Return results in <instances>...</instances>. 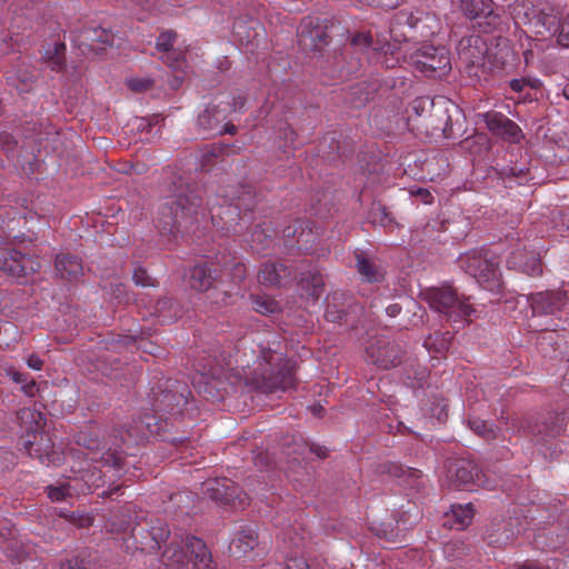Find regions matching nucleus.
<instances>
[{
    "label": "nucleus",
    "instance_id": "5701e85b",
    "mask_svg": "<svg viewBox=\"0 0 569 569\" xmlns=\"http://www.w3.org/2000/svg\"><path fill=\"white\" fill-rule=\"evenodd\" d=\"M487 128L496 136L516 142L520 138L519 126L500 112H488L485 114Z\"/></svg>",
    "mask_w": 569,
    "mask_h": 569
},
{
    "label": "nucleus",
    "instance_id": "0e129e2a",
    "mask_svg": "<svg viewBox=\"0 0 569 569\" xmlns=\"http://www.w3.org/2000/svg\"><path fill=\"white\" fill-rule=\"evenodd\" d=\"M17 144V141L14 140L13 136L9 132H1L0 133V147L6 152L13 151L14 147Z\"/></svg>",
    "mask_w": 569,
    "mask_h": 569
},
{
    "label": "nucleus",
    "instance_id": "412c9836",
    "mask_svg": "<svg viewBox=\"0 0 569 569\" xmlns=\"http://www.w3.org/2000/svg\"><path fill=\"white\" fill-rule=\"evenodd\" d=\"M507 263L510 269L519 270L530 277L542 274V263L539 253L528 251L526 246L512 250Z\"/></svg>",
    "mask_w": 569,
    "mask_h": 569
},
{
    "label": "nucleus",
    "instance_id": "393cba45",
    "mask_svg": "<svg viewBox=\"0 0 569 569\" xmlns=\"http://www.w3.org/2000/svg\"><path fill=\"white\" fill-rule=\"evenodd\" d=\"M17 420L19 425L26 430L27 437L37 438L40 430L46 425V417L36 408H21L17 411Z\"/></svg>",
    "mask_w": 569,
    "mask_h": 569
},
{
    "label": "nucleus",
    "instance_id": "7c9ffc66",
    "mask_svg": "<svg viewBox=\"0 0 569 569\" xmlns=\"http://www.w3.org/2000/svg\"><path fill=\"white\" fill-rule=\"evenodd\" d=\"M312 448L305 441L297 438H290L282 445V453L292 466H301L307 461Z\"/></svg>",
    "mask_w": 569,
    "mask_h": 569
},
{
    "label": "nucleus",
    "instance_id": "473e14b6",
    "mask_svg": "<svg viewBox=\"0 0 569 569\" xmlns=\"http://www.w3.org/2000/svg\"><path fill=\"white\" fill-rule=\"evenodd\" d=\"M82 37L90 50L96 52L103 50L107 46H112L114 40L113 33L101 27L84 29Z\"/></svg>",
    "mask_w": 569,
    "mask_h": 569
},
{
    "label": "nucleus",
    "instance_id": "a18cd8bd",
    "mask_svg": "<svg viewBox=\"0 0 569 569\" xmlns=\"http://www.w3.org/2000/svg\"><path fill=\"white\" fill-rule=\"evenodd\" d=\"M300 286L307 290L308 295L313 298H319L323 287L322 274L318 271H309L307 274L302 273L299 279Z\"/></svg>",
    "mask_w": 569,
    "mask_h": 569
},
{
    "label": "nucleus",
    "instance_id": "2eb2a0df",
    "mask_svg": "<svg viewBox=\"0 0 569 569\" xmlns=\"http://www.w3.org/2000/svg\"><path fill=\"white\" fill-rule=\"evenodd\" d=\"M297 270L298 267L288 263L286 260H270L261 264L258 279L266 287H286L297 279Z\"/></svg>",
    "mask_w": 569,
    "mask_h": 569
},
{
    "label": "nucleus",
    "instance_id": "9d476101",
    "mask_svg": "<svg viewBox=\"0 0 569 569\" xmlns=\"http://www.w3.org/2000/svg\"><path fill=\"white\" fill-rule=\"evenodd\" d=\"M446 477L451 486L458 489L473 490L487 488L485 475L477 463L466 458H451L446 463Z\"/></svg>",
    "mask_w": 569,
    "mask_h": 569
},
{
    "label": "nucleus",
    "instance_id": "ea45409f",
    "mask_svg": "<svg viewBox=\"0 0 569 569\" xmlns=\"http://www.w3.org/2000/svg\"><path fill=\"white\" fill-rule=\"evenodd\" d=\"M460 10L470 20L490 16L492 10L485 0H460Z\"/></svg>",
    "mask_w": 569,
    "mask_h": 569
},
{
    "label": "nucleus",
    "instance_id": "774afa93",
    "mask_svg": "<svg viewBox=\"0 0 569 569\" xmlns=\"http://www.w3.org/2000/svg\"><path fill=\"white\" fill-rule=\"evenodd\" d=\"M7 375L17 383H24L27 382V379H29V376L27 373H22L17 371L14 368L7 369Z\"/></svg>",
    "mask_w": 569,
    "mask_h": 569
},
{
    "label": "nucleus",
    "instance_id": "680f3d73",
    "mask_svg": "<svg viewBox=\"0 0 569 569\" xmlns=\"http://www.w3.org/2000/svg\"><path fill=\"white\" fill-rule=\"evenodd\" d=\"M537 84V80H530L527 78L512 79L509 82L510 89L515 92H522L526 87L536 88Z\"/></svg>",
    "mask_w": 569,
    "mask_h": 569
},
{
    "label": "nucleus",
    "instance_id": "37998d69",
    "mask_svg": "<svg viewBox=\"0 0 569 569\" xmlns=\"http://www.w3.org/2000/svg\"><path fill=\"white\" fill-rule=\"evenodd\" d=\"M537 442H547V438H553L560 435L561 428L543 421L541 423L529 425L526 427Z\"/></svg>",
    "mask_w": 569,
    "mask_h": 569
},
{
    "label": "nucleus",
    "instance_id": "20e7f679",
    "mask_svg": "<svg viewBox=\"0 0 569 569\" xmlns=\"http://www.w3.org/2000/svg\"><path fill=\"white\" fill-rule=\"evenodd\" d=\"M169 535L168 525L162 519L134 513V525L126 541L127 543L132 541L131 545L137 550L153 553L160 549L161 543L168 539Z\"/></svg>",
    "mask_w": 569,
    "mask_h": 569
},
{
    "label": "nucleus",
    "instance_id": "4468645a",
    "mask_svg": "<svg viewBox=\"0 0 569 569\" xmlns=\"http://www.w3.org/2000/svg\"><path fill=\"white\" fill-rule=\"evenodd\" d=\"M528 305L532 316H556L568 305L569 298L565 290H545L528 296Z\"/></svg>",
    "mask_w": 569,
    "mask_h": 569
},
{
    "label": "nucleus",
    "instance_id": "bb28decb",
    "mask_svg": "<svg viewBox=\"0 0 569 569\" xmlns=\"http://www.w3.org/2000/svg\"><path fill=\"white\" fill-rule=\"evenodd\" d=\"M258 545V533L252 526H242L230 543L233 555L240 557L253 550Z\"/></svg>",
    "mask_w": 569,
    "mask_h": 569
},
{
    "label": "nucleus",
    "instance_id": "c03bdc74",
    "mask_svg": "<svg viewBox=\"0 0 569 569\" xmlns=\"http://www.w3.org/2000/svg\"><path fill=\"white\" fill-rule=\"evenodd\" d=\"M74 440L79 447H82L92 453L103 448L99 435L93 429H86L79 431L76 435Z\"/></svg>",
    "mask_w": 569,
    "mask_h": 569
},
{
    "label": "nucleus",
    "instance_id": "6e6552de",
    "mask_svg": "<svg viewBox=\"0 0 569 569\" xmlns=\"http://www.w3.org/2000/svg\"><path fill=\"white\" fill-rule=\"evenodd\" d=\"M459 267L487 290L499 287L498 262L481 251H470L459 257Z\"/></svg>",
    "mask_w": 569,
    "mask_h": 569
},
{
    "label": "nucleus",
    "instance_id": "338daca9",
    "mask_svg": "<svg viewBox=\"0 0 569 569\" xmlns=\"http://www.w3.org/2000/svg\"><path fill=\"white\" fill-rule=\"evenodd\" d=\"M137 343L136 337H119L117 340L112 341V346L114 349H119L121 347H131Z\"/></svg>",
    "mask_w": 569,
    "mask_h": 569
},
{
    "label": "nucleus",
    "instance_id": "6ab92c4d",
    "mask_svg": "<svg viewBox=\"0 0 569 569\" xmlns=\"http://www.w3.org/2000/svg\"><path fill=\"white\" fill-rule=\"evenodd\" d=\"M407 112L409 114V119H412L411 112H413L417 118H422L420 124L426 127V129L431 128L433 131H441L447 138L450 137L448 133L449 116L445 114V126L435 123L433 119L438 116L439 111L435 110L433 101L428 97L416 98L411 102L410 109Z\"/></svg>",
    "mask_w": 569,
    "mask_h": 569
},
{
    "label": "nucleus",
    "instance_id": "f3484780",
    "mask_svg": "<svg viewBox=\"0 0 569 569\" xmlns=\"http://www.w3.org/2000/svg\"><path fill=\"white\" fill-rule=\"evenodd\" d=\"M395 22L399 26H407L413 32V37L421 39H428L436 34L439 26L437 18L425 11L401 10L396 14Z\"/></svg>",
    "mask_w": 569,
    "mask_h": 569
},
{
    "label": "nucleus",
    "instance_id": "4d7b16f0",
    "mask_svg": "<svg viewBox=\"0 0 569 569\" xmlns=\"http://www.w3.org/2000/svg\"><path fill=\"white\" fill-rule=\"evenodd\" d=\"M132 280L137 286L141 287H154L156 280L152 279L147 270L142 267H137L133 270Z\"/></svg>",
    "mask_w": 569,
    "mask_h": 569
},
{
    "label": "nucleus",
    "instance_id": "cd10ccee",
    "mask_svg": "<svg viewBox=\"0 0 569 569\" xmlns=\"http://www.w3.org/2000/svg\"><path fill=\"white\" fill-rule=\"evenodd\" d=\"M350 43L363 51L373 50L387 53L391 49V44L385 37L380 38L377 36L375 38L370 31H360L355 33L350 39Z\"/></svg>",
    "mask_w": 569,
    "mask_h": 569
},
{
    "label": "nucleus",
    "instance_id": "a211bd4d",
    "mask_svg": "<svg viewBox=\"0 0 569 569\" xmlns=\"http://www.w3.org/2000/svg\"><path fill=\"white\" fill-rule=\"evenodd\" d=\"M26 448L30 457H36L43 465H61L63 462V453L54 448L50 436L40 432L37 438L28 439Z\"/></svg>",
    "mask_w": 569,
    "mask_h": 569
},
{
    "label": "nucleus",
    "instance_id": "72a5a7b5",
    "mask_svg": "<svg viewBox=\"0 0 569 569\" xmlns=\"http://www.w3.org/2000/svg\"><path fill=\"white\" fill-rule=\"evenodd\" d=\"M152 315L157 316L162 323H170L181 317L182 307L172 298L163 297L157 300Z\"/></svg>",
    "mask_w": 569,
    "mask_h": 569
},
{
    "label": "nucleus",
    "instance_id": "c9c22d12",
    "mask_svg": "<svg viewBox=\"0 0 569 569\" xmlns=\"http://www.w3.org/2000/svg\"><path fill=\"white\" fill-rule=\"evenodd\" d=\"M42 60L47 66L57 72H60L66 67V44L62 42H54L52 47H48Z\"/></svg>",
    "mask_w": 569,
    "mask_h": 569
},
{
    "label": "nucleus",
    "instance_id": "3c124183",
    "mask_svg": "<svg viewBox=\"0 0 569 569\" xmlns=\"http://www.w3.org/2000/svg\"><path fill=\"white\" fill-rule=\"evenodd\" d=\"M373 472L379 476H391V477H402L406 473L405 468L392 461H381L375 465Z\"/></svg>",
    "mask_w": 569,
    "mask_h": 569
},
{
    "label": "nucleus",
    "instance_id": "a19ab883",
    "mask_svg": "<svg viewBox=\"0 0 569 569\" xmlns=\"http://www.w3.org/2000/svg\"><path fill=\"white\" fill-rule=\"evenodd\" d=\"M134 513L129 508L120 510L113 515L110 521L111 531L131 535V528L134 525Z\"/></svg>",
    "mask_w": 569,
    "mask_h": 569
},
{
    "label": "nucleus",
    "instance_id": "de8ad7c7",
    "mask_svg": "<svg viewBox=\"0 0 569 569\" xmlns=\"http://www.w3.org/2000/svg\"><path fill=\"white\" fill-rule=\"evenodd\" d=\"M468 426L478 436L486 440H493L497 438V428L492 423H488L479 418L468 419Z\"/></svg>",
    "mask_w": 569,
    "mask_h": 569
},
{
    "label": "nucleus",
    "instance_id": "c85d7f7f",
    "mask_svg": "<svg viewBox=\"0 0 569 569\" xmlns=\"http://www.w3.org/2000/svg\"><path fill=\"white\" fill-rule=\"evenodd\" d=\"M300 38L305 43L307 39H309L312 48L315 49H319L329 42V34L327 33L326 28L320 26L318 18H309L308 21L303 23L300 30Z\"/></svg>",
    "mask_w": 569,
    "mask_h": 569
},
{
    "label": "nucleus",
    "instance_id": "1a4fd4ad",
    "mask_svg": "<svg viewBox=\"0 0 569 569\" xmlns=\"http://www.w3.org/2000/svg\"><path fill=\"white\" fill-rule=\"evenodd\" d=\"M410 63L426 77L442 78L451 70L449 50L425 44L410 56Z\"/></svg>",
    "mask_w": 569,
    "mask_h": 569
},
{
    "label": "nucleus",
    "instance_id": "9b49d317",
    "mask_svg": "<svg viewBox=\"0 0 569 569\" xmlns=\"http://www.w3.org/2000/svg\"><path fill=\"white\" fill-rule=\"evenodd\" d=\"M202 492L211 500L232 508L243 509L249 505L248 495L228 478H216L204 481L202 483Z\"/></svg>",
    "mask_w": 569,
    "mask_h": 569
},
{
    "label": "nucleus",
    "instance_id": "2f4dec72",
    "mask_svg": "<svg viewBox=\"0 0 569 569\" xmlns=\"http://www.w3.org/2000/svg\"><path fill=\"white\" fill-rule=\"evenodd\" d=\"M356 256V268L360 276L368 282H380L385 278L383 269L370 259L365 252L359 251Z\"/></svg>",
    "mask_w": 569,
    "mask_h": 569
},
{
    "label": "nucleus",
    "instance_id": "4c0bfd02",
    "mask_svg": "<svg viewBox=\"0 0 569 569\" xmlns=\"http://www.w3.org/2000/svg\"><path fill=\"white\" fill-rule=\"evenodd\" d=\"M96 558L87 550H80L76 555L61 561L60 569H94Z\"/></svg>",
    "mask_w": 569,
    "mask_h": 569
},
{
    "label": "nucleus",
    "instance_id": "69168bd1",
    "mask_svg": "<svg viewBox=\"0 0 569 569\" xmlns=\"http://www.w3.org/2000/svg\"><path fill=\"white\" fill-rule=\"evenodd\" d=\"M21 391L28 397H36L39 392V387L33 379H27V382L21 385Z\"/></svg>",
    "mask_w": 569,
    "mask_h": 569
},
{
    "label": "nucleus",
    "instance_id": "7ed1b4c3",
    "mask_svg": "<svg viewBox=\"0 0 569 569\" xmlns=\"http://www.w3.org/2000/svg\"><path fill=\"white\" fill-rule=\"evenodd\" d=\"M161 562L166 569H209L212 556L202 539L188 535L180 542H170Z\"/></svg>",
    "mask_w": 569,
    "mask_h": 569
},
{
    "label": "nucleus",
    "instance_id": "e2e57ef3",
    "mask_svg": "<svg viewBox=\"0 0 569 569\" xmlns=\"http://www.w3.org/2000/svg\"><path fill=\"white\" fill-rule=\"evenodd\" d=\"M153 84V81L150 79H132L128 82V86L131 90L140 92L150 89Z\"/></svg>",
    "mask_w": 569,
    "mask_h": 569
},
{
    "label": "nucleus",
    "instance_id": "49530a36",
    "mask_svg": "<svg viewBox=\"0 0 569 569\" xmlns=\"http://www.w3.org/2000/svg\"><path fill=\"white\" fill-rule=\"evenodd\" d=\"M473 516L475 510L472 503L453 505L451 507V517L453 519V523L460 530L465 529L471 523Z\"/></svg>",
    "mask_w": 569,
    "mask_h": 569
},
{
    "label": "nucleus",
    "instance_id": "864d4df0",
    "mask_svg": "<svg viewBox=\"0 0 569 569\" xmlns=\"http://www.w3.org/2000/svg\"><path fill=\"white\" fill-rule=\"evenodd\" d=\"M254 310L261 315L274 313L279 310V305L273 299L256 297L253 300Z\"/></svg>",
    "mask_w": 569,
    "mask_h": 569
},
{
    "label": "nucleus",
    "instance_id": "b1692460",
    "mask_svg": "<svg viewBox=\"0 0 569 569\" xmlns=\"http://www.w3.org/2000/svg\"><path fill=\"white\" fill-rule=\"evenodd\" d=\"M54 269L61 279L68 281H79L84 273L82 259L69 252H61L56 256Z\"/></svg>",
    "mask_w": 569,
    "mask_h": 569
},
{
    "label": "nucleus",
    "instance_id": "ddd939ff",
    "mask_svg": "<svg viewBox=\"0 0 569 569\" xmlns=\"http://www.w3.org/2000/svg\"><path fill=\"white\" fill-rule=\"evenodd\" d=\"M40 269V262L30 254L14 248H0V270L16 277L24 278Z\"/></svg>",
    "mask_w": 569,
    "mask_h": 569
},
{
    "label": "nucleus",
    "instance_id": "8fccbe9b",
    "mask_svg": "<svg viewBox=\"0 0 569 569\" xmlns=\"http://www.w3.org/2000/svg\"><path fill=\"white\" fill-rule=\"evenodd\" d=\"M469 553V547L462 540H450L443 546V555L449 560H458Z\"/></svg>",
    "mask_w": 569,
    "mask_h": 569
},
{
    "label": "nucleus",
    "instance_id": "c756f323",
    "mask_svg": "<svg viewBox=\"0 0 569 569\" xmlns=\"http://www.w3.org/2000/svg\"><path fill=\"white\" fill-rule=\"evenodd\" d=\"M232 151L231 147L211 143L200 150L199 166L202 171H209L218 161H222Z\"/></svg>",
    "mask_w": 569,
    "mask_h": 569
},
{
    "label": "nucleus",
    "instance_id": "09e8293b",
    "mask_svg": "<svg viewBox=\"0 0 569 569\" xmlns=\"http://www.w3.org/2000/svg\"><path fill=\"white\" fill-rule=\"evenodd\" d=\"M323 153H327L329 160H336L346 156L345 150H341L340 141L336 138L335 133L328 134L320 143Z\"/></svg>",
    "mask_w": 569,
    "mask_h": 569
},
{
    "label": "nucleus",
    "instance_id": "a878e982",
    "mask_svg": "<svg viewBox=\"0 0 569 569\" xmlns=\"http://www.w3.org/2000/svg\"><path fill=\"white\" fill-rule=\"evenodd\" d=\"M8 84L12 86L20 92L30 90L32 83L36 81L33 69L24 63H18L6 72Z\"/></svg>",
    "mask_w": 569,
    "mask_h": 569
},
{
    "label": "nucleus",
    "instance_id": "f704fd0d",
    "mask_svg": "<svg viewBox=\"0 0 569 569\" xmlns=\"http://www.w3.org/2000/svg\"><path fill=\"white\" fill-rule=\"evenodd\" d=\"M217 280L216 270L206 264L194 266L190 271V286L198 291H207L213 287Z\"/></svg>",
    "mask_w": 569,
    "mask_h": 569
},
{
    "label": "nucleus",
    "instance_id": "603ef678",
    "mask_svg": "<svg viewBox=\"0 0 569 569\" xmlns=\"http://www.w3.org/2000/svg\"><path fill=\"white\" fill-rule=\"evenodd\" d=\"M160 59L173 70H181L184 67V57L182 53L176 49H170L168 51L162 52Z\"/></svg>",
    "mask_w": 569,
    "mask_h": 569
},
{
    "label": "nucleus",
    "instance_id": "0eeeda50",
    "mask_svg": "<svg viewBox=\"0 0 569 569\" xmlns=\"http://www.w3.org/2000/svg\"><path fill=\"white\" fill-rule=\"evenodd\" d=\"M367 360L382 370L401 366L407 360V350L398 341L385 335L371 337L366 346Z\"/></svg>",
    "mask_w": 569,
    "mask_h": 569
},
{
    "label": "nucleus",
    "instance_id": "13d9d810",
    "mask_svg": "<svg viewBox=\"0 0 569 569\" xmlns=\"http://www.w3.org/2000/svg\"><path fill=\"white\" fill-rule=\"evenodd\" d=\"M69 522L77 526L78 528H87L92 525L93 518L89 515L70 512L64 516Z\"/></svg>",
    "mask_w": 569,
    "mask_h": 569
},
{
    "label": "nucleus",
    "instance_id": "5fc2aeb1",
    "mask_svg": "<svg viewBox=\"0 0 569 569\" xmlns=\"http://www.w3.org/2000/svg\"><path fill=\"white\" fill-rule=\"evenodd\" d=\"M305 221L299 219L295 220L291 224L287 226L282 230V236L286 240H290L295 237H298L297 243H300L301 237L305 234L303 228Z\"/></svg>",
    "mask_w": 569,
    "mask_h": 569
},
{
    "label": "nucleus",
    "instance_id": "423d86ee",
    "mask_svg": "<svg viewBox=\"0 0 569 569\" xmlns=\"http://www.w3.org/2000/svg\"><path fill=\"white\" fill-rule=\"evenodd\" d=\"M429 306L443 313L449 321L461 322L469 318L476 310L458 296L451 286L431 288L426 292Z\"/></svg>",
    "mask_w": 569,
    "mask_h": 569
},
{
    "label": "nucleus",
    "instance_id": "f03ea898",
    "mask_svg": "<svg viewBox=\"0 0 569 569\" xmlns=\"http://www.w3.org/2000/svg\"><path fill=\"white\" fill-rule=\"evenodd\" d=\"M257 367L247 378V383L262 393L284 391L295 387L296 362L282 353L261 348L256 361Z\"/></svg>",
    "mask_w": 569,
    "mask_h": 569
},
{
    "label": "nucleus",
    "instance_id": "aec40b11",
    "mask_svg": "<svg viewBox=\"0 0 569 569\" xmlns=\"http://www.w3.org/2000/svg\"><path fill=\"white\" fill-rule=\"evenodd\" d=\"M231 113L228 103L209 104L197 117V128L203 134H216L220 124Z\"/></svg>",
    "mask_w": 569,
    "mask_h": 569
},
{
    "label": "nucleus",
    "instance_id": "f8f14e48",
    "mask_svg": "<svg viewBox=\"0 0 569 569\" xmlns=\"http://www.w3.org/2000/svg\"><path fill=\"white\" fill-rule=\"evenodd\" d=\"M362 313V307L351 297L335 292L328 298L325 318L330 322H337L355 328Z\"/></svg>",
    "mask_w": 569,
    "mask_h": 569
},
{
    "label": "nucleus",
    "instance_id": "79ce46f5",
    "mask_svg": "<svg viewBox=\"0 0 569 569\" xmlns=\"http://www.w3.org/2000/svg\"><path fill=\"white\" fill-rule=\"evenodd\" d=\"M368 219L372 224H380L385 228H391L396 224L393 217L387 207L380 202H373L368 212Z\"/></svg>",
    "mask_w": 569,
    "mask_h": 569
},
{
    "label": "nucleus",
    "instance_id": "6e6d98bb",
    "mask_svg": "<svg viewBox=\"0 0 569 569\" xmlns=\"http://www.w3.org/2000/svg\"><path fill=\"white\" fill-rule=\"evenodd\" d=\"M177 39V33L172 30L163 31L159 34L157 42H156V49L159 52H164L170 49H173V43Z\"/></svg>",
    "mask_w": 569,
    "mask_h": 569
},
{
    "label": "nucleus",
    "instance_id": "052dcab7",
    "mask_svg": "<svg viewBox=\"0 0 569 569\" xmlns=\"http://www.w3.org/2000/svg\"><path fill=\"white\" fill-rule=\"evenodd\" d=\"M69 496H70V492H69L68 485L59 486V487H52V486L48 487V497L52 501H62Z\"/></svg>",
    "mask_w": 569,
    "mask_h": 569
},
{
    "label": "nucleus",
    "instance_id": "f257e3e1",
    "mask_svg": "<svg viewBox=\"0 0 569 569\" xmlns=\"http://www.w3.org/2000/svg\"><path fill=\"white\" fill-rule=\"evenodd\" d=\"M169 191L171 200L160 208L157 228L173 236L194 232L204 216L201 189L179 176L172 179Z\"/></svg>",
    "mask_w": 569,
    "mask_h": 569
},
{
    "label": "nucleus",
    "instance_id": "39448f33",
    "mask_svg": "<svg viewBox=\"0 0 569 569\" xmlns=\"http://www.w3.org/2000/svg\"><path fill=\"white\" fill-rule=\"evenodd\" d=\"M191 391L186 382L167 379L151 389L149 395L153 411L160 418L177 416L182 412Z\"/></svg>",
    "mask_w": 569,
    "mask_h": 569
},
{
    "label": "nucleus",
    "instance_id": "4be33fe9",
    "mask_svg": "<svg viewBox=\"0 0 569 569\" xmlns=\"http://www.w3.org/2000/svg\"><path fill=\"white\" fill-rule=\"evenodd\" d=\"M256 204L254 201V192L251 187H243L241 193L236 198L234 203L228 204L226 208H221V212L218 216L223 219L222 214L229 216L230 218L224 222V228L227 231L238 232L239 222L232 217L233 214L239 216L238 211L243 208L246 211H252Z\"/></svg>",
    "mask_w": 569,
    "mask_h": 569
},
{
    "label": "nucleus",
    "instance_id": "e433bc0d",
    "mask_svg": "<svg viewBox=\"0 0 569 569\" xmlns=\"http://www.w3.org/2000/svg\"><path fill=\"white\" fill-rule=\"evenodd\" d=\"M102 468H111L116 477L122 476L126 467V457L123 451L117 449H107L102 452L99 461Z\"/></svg>",
    "mask_w": 569,
    "mask_h": 569
},
{
    "label": "nucleus",
    "instance_id": "dca6fc26",
    "mask_svg": "<svg viewBox=\"0 0 569 569\" xmlns=\"http://www.w3.org/2000/svg\"><path fill=\"white\" fill-rule=\"evenodd\" d=\"M526 16L536 34L541 37L555 34L559 29L560 12L549 2H538Z\"/></svg>",
    "mask_w": 569,
    "mask_h": 569
},
{
    "label": "nucleus",
    "instance_id": "58836bf2",
    "mask_svg": "<svg viewBox=\"0 0 569 569\" xmlns=\"http://www.w3.org/2000/svg\"><path fill=\"white\" fill-rule=\"evenodd\" d=\"M272 237L273 230L270 224H257L251 233V247L258 252L263 251L271 246Z\"/></svg>",
    "mask_w": 569,
    "mask_h": 569
},
{
    "label": "nucleus",
    "instance_id": "bf43d9fd",
    "mask_svg": "<svg viewBox=\"0 0 569 569\" xmlns=\"http://www.w3.org/2000/svg\"><path fill=\"white\" fill-rule=\"evenodd\" d=\"M557 42L559 46L569 48V14L560 22Z\"/></svg>",
    "mask_w": 569,
    "mask_h": 569
}]
</instances>
